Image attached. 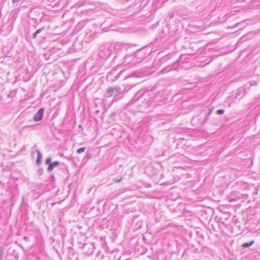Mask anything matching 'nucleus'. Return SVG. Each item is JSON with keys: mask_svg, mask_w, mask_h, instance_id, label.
I'll return each mask as SVG.
<instances>
[{"mask_svg": "<svg viewBox=\"0 0 260 260\" xmlns=\"http://www.w3.org/2000/svg\"><path fill=\"white\" fill-rule=\"evenodd\" d=\"M37 152V158L36 161V165L39 166L42 163V155L40 150H36Z\"/></svg>", "mask_w": 260, "mask_h": 260, "instance_id": "nucleus-7", "label": "nucleus"}, {"mask_svg": "<svg viewBox=\"0 0 260 260\" xmlns=\"http://www.w3.org/2000/svg\"><path fill=\"white\" fill-rule=\"evenodd\" d=\"M197 251H198V249H196L194 251V252H197Z\"/></svg>", "mask_w": 260, "mask_h": 260, "instance_id": "nucleus-29", "label": "nucleus"}, {"mask_svg": "<svg viewBox=\"0 0 260 260\" xmlns=\"http://www.w3.org/2000/svg\"><path fill=\"white\" fill-rule=\"evenodd\" d=\"M117 26L115 24H111L108 27H104L103 30L105 31H109L111 30H116Z\"/></svg>", "mask_w": 260, "mask_h": 260, "instance_id": "nucleus-9", "label": "nucleus"}, {"mask_svg": "<svg viewBox=\"0 0 260 260\" xmlns=\"http://www.w3.org/2000/svg\"><path fill=\"white\" fill-rule=\"evenodd\" d=\"M45 28L44 27H42L38 30H36V31L32 35V38L35 39L37 35L40 34L43 30H44Z\"/></svg>", "mask_w": 260, "mask_h": 260, "instance_id": "nucleus-10", "label": "nucleus"}, {"mask_svg": "<svg viewBox=\"0 0 260 260\" xmlns=\"http://www.w3.org/2000/svg\"><path fill=\"white\" fill-rule=\"evenodd\" d=\"M52 158L50 157H48L46 158L45 164L46 165H49L52 162H51Z\"/></svg>", "mask_w": 260, "mask_h": 260, "instance_id": "nucleus-14", "label": "nucleus"}, {"mask_svg": "<svg viewBox=\"0 0 260 260\" xmlns=\"http://www.w3.org/2000/svg\"><path fill=\"white\" fill-rule=\"evenodd\" d=\"M122 72H123V71H120V72H119V73H118V74L115 76V78H116V79H118V78L119 77V76H120V74H121L122 73Z\"/></svg>", "mask_w": 260, "mask_h": 260, "instance_id": "nucleus-22", "label": "nucleus"}, {"mask_svg": "<svg viewBox=\"0 0 260 260\" xmlns=\"http://www.w3.org/2000/svg\"><path fill=\"white\" fill-rule=\"evenodd\" d=\"M4 256V253L3 252V249L2 247H1L0 260L2 259Z\"/></svg>", "mask_w": 260, "mask_h": 260, "instance_id": "nucleus-19", "label": "nucleus"}, {"mask_svg": "<svg viewBox=\"0 0 260 260\" xmlns=\"http://www.w3.org/2000/svg\"><path fill=\"white\" fill-rule=\"evenodd\" d=\"M24 239H25V240H26L27 238L26 237H24Z\"/></svg>", "mask_w": 260, "mask_h": 260, "instance_id": "nucleus-31", "label": "nucleus"}, {"mask_svg": "<svg viewBox=\"0 0 260 260\" xmlns=\"http://www.w3.org/2000/svg\"><path fill=\"white\" fill-rule=\"evenodd\" d=\"M91 157V155L89 153H87L84 157V158H86L87 159H89Z\"/></svg>", "mask_w": 260, "mask_h": 260, "instance_id": "nucleus-21", "label": "nucleus"}, {"mask_svg": "<svg viewBox=\"0 0 260 260\" xmlns=\"http://www.w3.org/2000/svg\"><path fill=\"white\" fill-rule=\"evenodd\" d=\"M51 177H52V178L54 179V175L52 174L51 175Z\"/></svg>", "mask_w": 260, "mask_h": 260, "instance_id": "nucleus-28", "label": "nucleus"}, {"mask_svg": "<svg viewBox=\"0 0 260 260\" xmlns=\"http://www.w3.org/2000/svg\"><path fill=\"white\" fill-rule=\"evenodd\" d=\"M186 56L185 55H181L179 59L177 60V61L174 62L172 66H171L172 70H177L178 67L179 66H180L182 67V62L185 59Z\"/></svg>", "mask_w": 260, "mask_h": 260, "instance_id": "nucleus-4", "label": "nucleus"}, {"mask_svg": "<svg viewBox=\"0 0 260 260\" xmlns=\"http://www.w3.org/2000/svg\"><path fill=\"white\" fill-rule=\"evenodd\" d=\"M169 15H170V18L173 17V15H170V14H169Z\"/></svg>", "mask_w": 260, "mask_h": 260, "instance_id": "nucleus-26", "label": "nucleus"}, {"mask_svg": "<svg viewBox=\"0 0 260 260\" xmlns=\"http://www.w3.org/2000/svg\"><path fill=\"white\" fill-rule=\"evenodd\" d=\"M60 164L59 161H55L53 162H52L48 167L47 168V172H51L54 168L57 167Z\"/></svg>", "mask_w": 260, "mask_h": 260, "instance_id": "nucleus-6", "label": "nucleus"}, {"mask_svg": "<svg viewBox=\"0 0 260 260\" xmlns=\"http://www.w3.org/2000/svg\"><path fill=\"white\" fill-rule=\"evenodd\" d=\"M44 111L45 109L44 108H40L37 112V113L34 115L33 118L34 120L35 121H41L43 117Z\"/></svg>", "mask_w": 260, "mask_h": 260, "instance_id": "nucleus-5", "label": "nucleus"}, {"mask_svg": "<svg viewBox=\"0 0 260 260\" xmlns=\"http://www.w3.org/2000/svg\"><path fill=\"white\" fill-rule=\"evenodd\" d=\"M44 173V170L43 168H39L37 171V173L39 176L42 175Z\"/></svg>", "mask_w": 260, "mask_h": 260, "instance_id": "nucleus-16", "label": "nucleus"}, {"mask_svg": "<svg viewBox=\"0 0 260 260\" xmlns=\"http://www.w3.org/2000/svg\"><path fill=\"white\" fill-rule=\"evenodd\" d=\"M79 127H82V126L81 125H79Z\"/></svg>", "mask_w": 260, "mask_h": 260, "instance_id": "nucleus-30", "label": "nucleus"}, {"mask_svg": "<svg viewBox=\"0 0 260 260\" xmlns=\"http://www.w3.org/2000/svg\"><path fill=\"white\" fill-rule=\"evenodd\" d=\"M172 70V68L171 67V66H168L165 68H164L160 72L161 73H168L169 72H170V71Z\"/></svg>", "mask_w": 260, "mask_h": 260, "instance_id": "nucleus-12", "label": "nucleus"}, {"mask_svg": "<svg viewBox=\"0 0 260 260\" xmlns=\"http://www.w3.org/2000/svg\"><path fill=\"white\" fill-rule=\"evenodd\" d=\"M119 195V193H114L113 192V193H111V194H110L108 197V200H112L115 198H116Z\"/></svg>", "mask_w": 260, "mask_h": 260, "instance_id": "nucleus-13", "label": "nucleus"}, {"mask_svg": "<svg viewBox=\"0 0 260 260\" xmlns=\"http://www.w3.org/2000/svg\"><path fill=\"white\" fill-rule=\"evenodd\" d=\"M85 149H86V148L85 147L79 148L77 150V153H78V154H80V153H81L82 152H84L85 151Z\"/></svg>", "mask_w": 260, "mask_h": 260, "instance_id": "nucleus-15", "label": "nucleus"}, {"mask_svg": "<svg viewBox=\"0 0 260 260\" xmlns=\"http://www.w3.org/2000/svg\"><path fill=\"white\" fill-rule=\"evenodd\" d=\"M243 89H239L236 93V98H237L238 96H239L241 94V93L243 91Z\"/></svg>", "mask_w": 260, "mask_h": 260, "instance_id": "nucleus-20", "label": "nucleus"}, {"mask_svg": "<svg viewBox=\"0 0 260 260\" xmlns=\"http://www.w3.org/2000/svg\"><path fill=\"white\" fill-rule=\"evenodd\" d=\"M165 103V98L163 96V94L161 92H158L154 95H151V97L147 101V106H152L154 108L164 105Z\"/></svg>", "mask_w": 260, "mask_h": 260, "instance_id": "nucleus-1", "label": "nucleus"}, {"mask_svg": "<svg viewBox=\"0 0 260 260\" xmlns=\"http://www.w3.org/2000/svg\"><path fill=\"white\" fill-rule=\"evenodd\" d=\"M83 252L88 255H91L93 252V245L92 244L85 243L82 246Z\"/></svg>", "mask_w": 260, "mask_h": 260, "instance_id": "nucleus-3", "label": "nucleus"}, {"mask_svg": "<svg viewBox=\"0 0 260 260\" xmlns=\"http://www.w3.org/2000/svg\"><path fill=\"white\" fill-rule=\"evenodd\" d=\"M109 55H110V53H109V51H108L107 54L105 55V57H108L109 56Z\"/></svg>", "mask_w": 260, "mask_h": 260, "instance_id": "nucleus-25", "label": "nucleus"}, {"mask_svg": "<svg viewBox=\"0 0 260 260\" xmlns=\"http://www.w3.org/2000/svg\"><path fill=\"white\" fill-rule=\"evenodd\" d=\"M20 0H13L12 2H13V4H15L18 2H19Z\"/></svg>", "mask_w": 260, "mask_h": 260, "instance_id": "nucleus-24", "label": "nucleus"}, {"mask_svg": "<svg viewBox=\"0 0 260 260\" xmlns=\"http://www.w3.org/2000/svg\"><path fill=\"white\" fill-rule=\"evenodd\" d=\"M254 243V241H251L248 242H246L242 245V247L244 248H248L251 246Z\"/></svg>", "mask_w": 260, "mask_h": 260, "instance_id": "nucleus-11", "label": "nucleus"}, {"mask_svg": "<svg viewBox=\"0 0 260 260\" xmlns=\"http://www.w3.org/2000/svg\"><path fill=\"white\" fill-rule=\"evenodd\" d=\"M122 179V177L118 176L117 178H114V180L115 182H119L121 181Z\"/></svg>", "mask_w": 260, "mask_h": 260, "instance_id": "nucleus-18", "label": "nucleus"}, {"mask_svg": "<svg viewBox=\"0 0 260 260\" xmlns=\"http://www.w3.org/2000/svg\"><path fill=\"white\" fill-rule=\"evenodd\" d=\"M68 257L71 260H78L77 254L74 252L72 248H71V250L69 252Z\"/></svg>", "mask_w": 260, "mask_h": 260, "instance_id": "nucleus-8", "label": "nucleus"}, {"mask_svg": "<svg viewBox=\"0 0 260 260\" xmlns=\"http://www.w3.org/2000/svg\"><path fill=\"white\" fill-rule=\"evenodd\" d=\"M212 112V109H210L209 110V113L207 115V117H208L211 114Z\"/></svg>", "mask_w": 260, "mask_h": 260, "instance_id": "nucleus-23", "label": "nucleus"}, {"mask_svg": "<svg viewBox=\"0 0 260 260\" xmlns=\"http://www.w3.org/2000/svg\"><path fill=\"white\" fill-rule=\"evenodd\" d=\"M121 92V88L119 86H116L113 87H110L107 88L106 92L104 93L105 97L109 98L113 96L118 95Z\"/></svg>", "mask_w": 260, "mask_h": 260, "instance_id": "nucleus-2", "label": "nucleus"}, {"mask_svg": "<svg viewBox=\"0 0 260 260\" xmlns=\"http://www.w3.org/2000/svg\"><path fill=\"white\" fill-rule=\"evenodd\" d=\"M169 15H170V18L173 17V15H170V14H169Z\"/></svg>", "mask_w": 260, "mask_h": 260, "instance_id": "nucleus-27", "label": "nucleus"}, {"mask_svg": "<svg viewBox=\"0 0 260 260\" xmlns=\"http://www.w3.org/2000/svg\"><path fill=\"white\" fill-rule=\"evenodd\" d=\"M224 113V110L223 109H220L216 111V114L218 115H222Z\"/></svg>", "mask_w": 260, "mask_h": 260, "instance_id": "nucleus-17", "label": "nucleus"}]
</instances>
